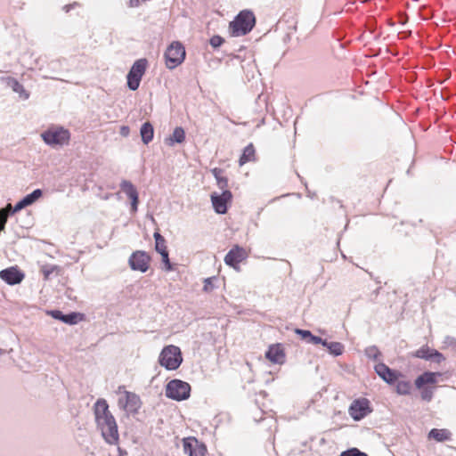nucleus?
Instances as JSON below:
<instances>
[{
  "mask_svg": "<svg viewBox=\"0 0 456 456\" xmlns=\"http://www.w3.org/2000/svg\"><path fill=\"white\" fill-rule=\"evenodd\" d=\"M94 415L97 428L101 431L104 441L110 445H118L119 444L118 424L105 399L100 398L95 402Z\"/></svg>",
  "mask_w": 456,
  "mask_h": 456,
  "instance_id": "nucleus-1",
  "label": "nucleus"
},
{
  "mask_svg": "<svg viewBox=\"0 0 456 456\" xmlns=\"http://www.w3.org/2000/svg\"><path fill=\"white\" fill-rule=\"evenodd\" d=\"M256 25V17L253 12L243 10L230 22L229 29L232 37H241L249 33Z\"/></svg>",
  "mask_w": 456,
  "mask_h": 456,
  "instance_id": "nucleus-2",
  "label": "nucleus"
},
{
  "mask_svg": "<svg viewBox=\"0 0 456 456\" xmlns=\"http://www.w3.org/2000/svg\"><path fill=\"white\" fill-rule=\"evenodd\" d=\"M159 362L168 370L178 369L183 362L180 348L174 345L165 346L159 354Z\"/></svg>",
  "mask_w": 456,
  "mask_h": 456,
  "instance_id": "nucleus-3",
  "label": "nucleus"
},
{
  "mask_svg": "<svg viewBox=\"0 0 456 456\" xmlns=\"http://www.w3.org/2000/svg\"><path fill=\"white\" fill-rule=\"evenodd\" d=\"M118 394L120 395L118 400L119 408L123 409L128 414H135L138 412L142 402L136 394L126 391L124 386L118 387Z\"/></svg>",
  "mask_w": 456,
  "mask_h": 456,
  "instance_id": "nucleus-4",
  "label": "nucleus"
},
{
  "mask_svg": "<svg viewBox=\"0 0 456 456\" xmlns=\"http://www.w3.org/2000/svg\"><path fill=\"white\" fill-rule=\"evenodd\" d=\"M44 142L52 146H63L68 144L70 139V133L63 127H52L41 134Z\"/></svg>",
  "mask_w": 456,
  "mask_h": 456,
  "instance_id": "nucleus-5",
  "label": "nucleus"
},
{
  "mask_svg": "<svg viewBox=\"0 0 456 456\" xmlns=\"http://www.w3.org/2000/svg\"><path fill=\"white\" fill-rule=\"evenodd\" d=\"M191 386L180 379L169 381L166 387V395L175 401H182L189 398Z\"/></svg>",
  "mask_w": 456,
  "mask_h": 456,
  "instance_id": "nucleus-6",
  "label": "nucleus"
},
{
  "mask_svg": "<svg viewBox=\"0 0 456 456\" xmlns=\"http://www.w3.org/2000/svg\"><path fill=\"white\" fill-rule=\"evenodd\" d=\"M185 58V49L179 42H173L165 52L166 66L173 69L179 66Z\"/></svg>",
  "mask_w": 456,
  "mask_h": 456,
  "instance_id": "nucleus-7",
  "label": "nucleus"
},
{
  "mask_svg": "<svg viewBox=\"0 0 456 456\" xmlns=\"http://www.w3.org/2000/svg\"><path fill=\"white\" fill-rule=\"evenodd\" d=\"M147 65L148 61L146 59H139L133 64L127 74V86L129 89L134 91L139 87Z\"/></svg>",
  "mask_w": 456,
  "mask_h": 456,
  "instance_id": "nucleus-8",
  "label": "nucleus"
},
{
  "mask_svg": "<svg viewBox=\"0 0 456 456\" xmlns=\"http://www.w3.org/2000/svg\"><path fill=\"white\" fill-rule=\"evenodd\" d=\"M183 451L187 456H207L208 447L202 441L195 436H187L182 439Z\"/></svg>",
  "mask_w": 456,
  "mask_h": 456,
  "instance_id": "nucleus-9",
  "label": "nucleus"
},
{
  "mask_svg": "<svg viewBox=\"0 0 456 456\" xmlns=\"http://www.w3.org/2000/svg\"><path fill=\"white\" fill-rule=\"evenodd\" d=\"M248 256V251L239 246H233L224 256V263L232 267L234 270H240V264L246 260Z\"/></svg>",
  "mask_w": 456,
  "mask_h": 456,
  "instance_id": "nucleus-10",
  "label": "nucleus"
},
{
  "mask_svg": "<svg viewBox=\"0 0 456 456\" xmlns=\"http://www.w3.org/2000/svg\"><path fill=\"white\" fill-rule=\"evenodd\" d=\"M371 411L370 401L366 398H358L352 402L348 412L354 420L363 419Z\"/></svg>",
  "mask_w": 456,
  "mask_h": 456,
  "instance_id": "nucleus-11",
  "label": "nucleus"
},
{
  "mask_svg": "<svg viewBox=\"0 0 456 456\" xmlns=\"http://www.w3.org/2000/svg\"><path fill=\"white\" fill-rule=\"evenodd\" d=\"M151 256L144 251H135L129 257V265L134 271L147 272L150 267Z\"/></svg>",
  "mask_w": 456,
  "mask_h": 456,
  "instance_id": "nucleus-12",
  "label": "nucleus"
},
{
  "mask_svg": "<svg viewBox=\"0 0 456 456\" xmlns=\"http://www.w3.org/2000/svg\"><path fill=\"white\" fill-rule=\"evenodd\" d=\"M232 193L229 190H224L222 194H211V202L215 211L218 214H225L227 212V204L231 203Z\"/></svg>",
  "mask_w": 456,
  "mask_h": 456,
  "instance_id": "nucleus-13",
  "label": "nucleus"
},
{
  "mask_svg": "<svg viewBox=\"0 0 456 456\" xmlns=\"http://www.w3.org/2000/svg\"><path fill=\"white\" fill-rule=\"evenodd\" d=\"M376 373L387 384H395L400 378L403 377V374L397 370L390 369L383 362H379L375 365Z\"/></svg>",
  "mask_w": 456,
  "mask_h": 456,
  "instance_id": "nucleus-14",
  "label": "nucleus"
},
{
  "mask_svg": "<svg viewBox=\"0 0 456 456\" xmlns=\"http://www.w3.org/2000/svg\"><path fill=\"white\" fill-rule=\"evenodd\" d=\"M25 275L18 266H11L0 272V278L9 285L20 283Z\"/></svg>",
  "mask_w": 456,
  "mask_h": 456,
  "instance_id": "nucleus-15",
  "label": "nucleus"
},
{
  "mask_svg": "<svg viewBox=\"0 0 456 456\" xmlns=\"http://www.w3.org/2000/svg\"><path fill=\"white\" fill-rule=\"evenodd\" d=\"M265 358L272 363L282 364L286 358L283 346L280 343L271 345L265 353Z\"/></svg>",
  "mask_w": 456,
  "mask_h": 456,
  "instance_id": "nucleus-16",
  "label": "nucleus"
},
{
  "mask_svg": "<svg viewBox=\"0 0 456 456\" xmlns=\"http://www.w3.org/2000/svg\"><path fill=\"white\" fill-rule=\"evenodd\" d=\"M154 239H155V249L161 255L162 261L165 265L166 270L171 271L172 265L169 261L168 251L167 249L166 240H165L164 237L162 235H160V233L155 232Z\"/></svg>",
  "mask_w": 456,
  "mask_h": 456,
  "instance_id": "nucleus-17",
  "label": "nucleus"
},
{
  "mask_svg": "<svg viewBox=\"0 0 456 456\" xmlns=\"http://www.w3.org/2000/svg\"><path fill=\"white\" fill-rule=\"evenodd\" d=\"M120 188L123 192H125L127 197L131 200V208L133 212H136L137 206L139 203L138 191L134 185L127 181L123 180L120 183Z\"/></svg>",
  "mask_w": 456,
  "mask_h": 456,
  "instance_id": "nucleus-18",
  "label": "nucleus"
},
{
  "mask_svg": "<svg viewBox=\"0 0 456 456\" xmlns=\"http://www.w3.org/2000/svg\"><path fill=\"white\" fill-rule=\"evenodd\" d=\"M414 355L418 358L426 360L434 359L438 363L444 361L445 359L441 353L428 346H421L415 352Z\"/></svg>",
  "mask_w": 456,
  "mask_h": 456,
  "instance_id": "nucleus-19",
  "label": "nucleus"
},
{
  "mask_svg": "<svg viewBox=\"0 0 456 456\" xmlns=\"http://www.w3.org/2000/svg\"><path fill=\"white\" fill-rule=\"evenodd\" d=\"M42 196V191L40 189H37L33 191L30 194L25 196L21 200H20L14 207L12 206V214L20 211L24 208L32 205Z\"/></svg>",
  "mask_w": 456,
  "mask_h": 456,
  "instance_id": "nucleus-20",
  "label": "nucleus"
},
{
  "mask_svg": "<svg viewBox=\"0 0 456 456\" xmlns=\"http://www.w3.org/2000/svg\"><path fill=\"white\" fill-rule=\"evenodd\" d=\"M256 160V149L253 143H249L243 150L241 156L239 159V165L244 166L248 162H255Z\"/></svg>",
  "mask_w": 456,
  "mask_h": 456,
  "instance_id": "nucleus-21",
  "label": "nucleus"
},
{
  "mask_svg": "<svg viewBox=\"0 0 456 456\" xmlns=\"http://www.w3.org/2000/svg\"><path fill=\"white\" fill-rule=\"evenodd\" d=\"M439 373L436 372H424L422 375L419 376L415 380V386L417 388L421 389L425 385L428 384H436V377L439 376Z\"/></svg>",
  "mask_w": 456,
  "mask_h": 456,
  "instance_id": "nucleus-22",
  "label": "nucleus"
},
{
  "mask_svg": "<svg viewBox=\"0 0 456 456\" xmlns=\"http://www.w3.org/2000/svg\"><path fill=\"white\" fill-rule=\"evenodd\" d=\"M428 438H432L436 442H445L451 440L452 433L446 428H433L428 433Z\"/></svg>",
  "mask_w": 456,
  "mask_h": 456,
  "instance_id": "nucleus-23",
  "label": "nucleus"
},
{
  "mask_svg": "<svg viewBox=\"0 0 456 456\" xmlns=\"http://www.w3.org/2000/svg\"><path fill=\"white\" fill-rule=\"evenodd\" d=\"M185 140V132L183 127L177 126L173 131V134L166 139V143L169 146H173L174 143H182Z\"/></svg>",
  "mask_w": 456,
  "mask_h": 456,
  "instance_id": "nucleus-24",
  "label": "nucleus"
},
{
  "mask_svg": "<svg viewBox=\"0 0 456 456\" xmlns=\"http://www.w3.org/2000/svg\"><path fill=\"white\" fill-rule=\"evenodd\" d=\"M140 134L143 143L148 144L153 139L154 129L152 125L150 122L142 124Z\"/></svg>",
  "mask_w": 456,
  "mask_h": 456,
  "instance_id": "nucleus-25",
  "label": "nucleus"
},
{
  "mask_svg": "<svg viewBox=\"0 0 456 456\" xmlns=\"http://www.w3.org/2000/svg\"><path fill=\"white\" fill-rule=\"evenodd\" d=\"M213 175L216 180L217 186L223 190H228V178L224 175V170L218 167H215L211 170Z\"/></svg>",
  "mask_w": 456,
  "mask_h": 456,
  "instance_id": "nucleus-26",
  "label": "nucleus"
},
{
  "mask_svg": "<svg viewBox=\"0 0 456 456\" xmlns=\"http://www.w3.org/2000/svg\"><path fill=\"white\" fill-rule=\"evenodd\" d=\"M323 346L329 349V352L335 355H341L344 352V346L339 342H323Z\"/></svg>",
  "mask_w": 456,
  "mask_h": 456,
  "instance_id": "nucleus-27",
  "label": "nucleus"
},
{
  "mask_svg": "<svg viewBox=\"0 0 456 456\" xmlns=\"http://www.w3.org/2000/svg\"><path fill=\"white\" fill-rule=\"evenodd\" d=\"M84 320V314L80 313H71L69 314H64L62 318V322L68 324H77L78 322Z\"/></svg>",
  "mask_w": 456,
  "mask_h": 456,
  "instance_id": "nucleus-28",
  "label": "nucleus"
},
{
  "mask_svg": "<svg viewBox=\"0 0 456 456\" xmlns=\"http://www.w3.org/2000/svg\"><path fill=\"white\" fill-rule=\"evenodd\" d=\"M396 392L399 395H408L411 392V385L408 380L398 379L396 381Z\"/></svg>",
  "mask_w": 456,
  "mask_h": 456,
  "instance_id": "nucleus-29",
  "label": "nucleus"
},
{
  "mask_svg": "<svg viewBox=\"0 0 456 456\" xmlns=\"http://www.w3.org/2000/svg\"><path fill=\"white\" fill-rule=\"evenodd\" d=\"M12 213V204H7L5 208L0 209V232L4 229L9 214Z\"/></svg>",
  "mask_w": 456,
  "mask_h": 456,
  "instance_id": "nucleus-30",
  "label": "nucleus"
},
{
  "mask_svg": "<svg viewBox=\"0 0 456 456\" xmlns=\"http://www.w3.org/2000/svg\"><path fill=\"white\" fill-rule=\"evenodd\" d=\"M433 397V389L429 387L421 388V398L424 401L429 402Z\"/></svg>",
  "mask_w": 456,
  "mask_h": 456,
  "instance_id": "nucleus-31",
  "label": "nucleus"
},
{
  "mask_svg": "<svg viewBox=\"0 0 456 456\" xmlns=\"http://www.w3.org/2000/svg\"><path fill=\"white\" fill-rule=\"evenodd\" d=\"M339 456H367L364 452H360L356 448L349 449L343 452Z\"/></svg>",
  "mask_w": 456,
  "mask_h": 456,
  "instance_id": "nucleus-32",
  "label": "nucleus"
},
{
  "mask_svg": "<svg viewBox=\"0 0 456 456\" xmlns=\"http://www.w3.org/2000/svg\"><path fill=\"white\" fill-rule=\"evenodd\" d=\"M224 38L220 36H213L210 38V45L214 48L219 47L220 45H222L224 44Z\"/></svg>",
  "mask_w": 456,
  "mask_h": 456,
  "instance_id": "nucleus-33",
  "label": "nucleus"
},
{
  "mask_svg": "<svg viewBox=\"0 0 456 456\" xmlns=\"http://www.w3.org/2000/svg\"><path fill=\"white\" fill-rule=\"evenodd\" d=\"M215 280V277L207 278L204 281V287L203 290L206 292H210L214 289L213 281Z\"/></svg>",
  "mask_w": 456,
  "mask_h": 456,
  "instance_id": "nucleus-34",
  "label": "nucleus"
},
{
  "mask_svg": "<svg viewBox=\"0 0 456 456\" xmlns=\"http://www.w3.org/2000/svg\"><path fill=\"white\" fill-rule=\"evenodd\" d=\"M366 354L370 358H377L380 354L376 347H369L366 349Z\"/></svg>",
  "mask_w": 456,
  "mask_h": 456,
  "instance_id": "nucleus-35",
  "label": "nucleus"
},
{
  "mask_svg": "<svg viewBox=\"0 0 456 456\" xmlns=\"http://www.w3.org/2000/svg\"><path fill=\"white\" fill-rule=\"evenodd\" d=\"M48 314L51 315L53 318H54L56 320H60L61 322H62V318L64 316V314L59 310L50 311V312H48Z\"/></svg>",
  "mask_w": 456,
  "mask_h": 456,
  "instance_id": "nucleus-36",
  "label": "nucleus"
},
{
  "mask_svg": "<svg viewBox=\"0 0 456 456\" xmlns=\"http://www.w3.org/2000/svg\"><path fill=\"white\" fill-rule=\"evenodd\" d=\"M308 342L314 344V345L322 344L323 346V342H326V340H323L322 338L312 334Z\"/></svg>",
  "mask_w": 456,
  "mask_h": 456,
  "instance_id": "nucleus-37",
  "label": "nucleus"
},
{
  "mask_svg": "<svg viewBox=\"0 0 456 456\" xmlns=\"http://www.w3.org/2000/svg\"><path fill=\"white\" fill-rule=\"evenodd\" d=\"M296 333L299 334L302 337V338L308 339V340L312 335V333L309 330H299V329L296 330Z\"/></svg>",
  "mask_w": 456,
  "mask_h": 456,
  "instance_id": "nucleus-38",
  "label": "nucleus"
},
{
  "mask_svg": "<svg viewBox=\"0 0 456 456\" xmlns=\"http://www.w3.org/2000/svg\"><path fill=\"white\" fill-rule=\"evenodd\" d=\"M13 90L21 94L24 91V88L19 82L15 81L13 85Z\"/></svg>",
  "mask_w": 456,
  "mask_h": 456,
  "instance_id": "nucleus-39",
  "label": "nucleus"
},
{
  "mask_svg": "<svg viewBox=\"0 0 456 456\" xmlns=\"http://www.w3.org/2000/svg\"><path fill=\"white\" fill-rule=\"evenodd\" d=\"M120 133L124 136L128 135V134H129V127L126 126H122L121 129H120Z\"/></svg>",
  "mask_w": 456,
  "mask_h": 456,
  "instance_id": "nucleus-40",
  "label": "nucleus"
},
{
  "mask_svg": "<svg viewBox=\"0 0 456 456\" xmlns=\"http://www.w3.org/2000/svg\"><path fill=\"white\" fill-rule=\"evenodd\" d=\"M140 4V0H130L129 6L130 7H136Z\"/></svg>",
  "mask_w": 456,
  "mask_h": 456,
  "instance_id": "nucleus-41",
  "label": "nucleus"
}]
</instances>
